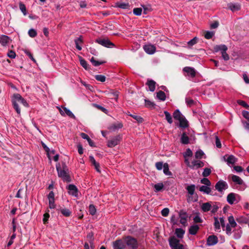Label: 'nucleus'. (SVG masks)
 Returning a JSON list of instances; mask_svg holds the SVG:
<instances>
[{
    "mask_svg": "<svg viewBox=\"0 0 249 249\" xmlns=\"http://www.w3.org/2000/svg\"><path fill=\"white\" fill-rule=\"evenodd\" d=\"M12 102L14 109L19 115H20V109L18 106V103L22 104L25 107H28V103L18 93H15L13 95Z\"/></svg>",
    "mask_w": 249,
    "mask_h": 249,
    "instance_id": "nucleus-1",
    "label": "nucleus"
},
{
    "mask_svg": "<svg viewBox=\"0 0 249 249\" xmlns=\"http://www.w3.org/2000/svg\"><path fill=\"white\" fill-rule=\"evenodd\" d=\"M56 170L58 173V177L62 178L64 181L69 182L71 181V178L68 174V170L67 169H65V167H63V169H62L60 165H57Z\"/></svg>",
    "mask_w": 249,
    "mask_h": 249,
    "instance_id": "nucleus-2",
    "label": "nucleus"
},
{
    "mask_svg": "<svg viewBox=\"0 0 249 249\" xmlns=\"http://www.w3.org/2000/svg\"><path fill=\"white\" fill-rule=\"evenodd\" d=\"M182 71L184 75L187 77L188 80L193 81L196 74V71L195 68L191 67H185L183 68Z\"/></svg>",
    "mask_w": 249,
    "mask_h": 249,
    "instance_id": "nucleus-3",
    "label": "nucleus"
},
{
    "mask_svg": "<svg viewBox=\"0 0 249 249\" xmlns=\"http://www.w3.org/2000/svg\"><path fill=\"white\" fill-rule=\"evenodd\" d=\"M173 117L175 119L178 120L180 123V126L186 127L188 126V122L181 114L178 109L175 110L173 113Z\"/></svg>",
    "mask_w": 249,
    "mask_h": 249,
    "instance_id": "nucleus-4",
    "label": "nucleus"
},
{
    "mask_svg": "<svg viewBox=\"0 0 249 249\" xmlns=\"http://www.w3.org/2000/svg\"><path fill=\"white\" fill-rule=\"evenodd\" d=\"M125 245H126L130 249H137L138 243L137 240L130 236H127L125 238Z\"/></svg>",
    "mask_w": 249,
    "mask_h": 249,
    "instance_id": "nucleus-5",
    "label": "nucleus"
},
{
    "mask_svg": "<svg viewBox=\"0 0 249 249\" xmlns=\"http://www.w3.org/2000/svg\"><path fill=\"white\" fill-rule=\"evenodd\" d=\"M169 242L171 249H184V246L175 237L170 238Z\"/></svg>",
    "mask_w": 249,
    "mask_h": 249,
    "instance_id": "nucleus-6",
    "label": "nucleus"
},
{
    "mask_svg": "<svg viewBox=\"0 0 249 249\" xmlns=\"http://www.w3.org/2000/svg\"><path fill=\"white\" fill-rule=\"evenodd\" d=\"M95 42L107 48H112L114 46V44L107 38H98L95 40Z\"/></svg>",
    "mask_w": 249,
    "mask_h": 249,
    "instance_id": "nucleus-7",
    "label": "nucleus"
},
{
    "mask_svg": "<svg viewBox=\"0 0 249 249\" xmlns=\"http://www.w3.org/2000/svg\"><path fill=\"white\" fill-rule=\"evenodd\" d=\"M227 202L231 205L237 203L240 200V196L233 193H230L227 197Z\"/></svg>",
    "mask_w": 249,
    "mask_h": 249,
    "instance_id": "nucleus-8",
    "label": "nucleus"
},
{
    "mask_svg": "<svg viewBox=\"0 0 249 249\" xmlns=\"http://www.w3.org/2000/svg\"><path fill=\"white\" fill-rule=\"evenodd\" d=\"M228 188V185L227 183L223 180L218 181L215 185V190L220 193H222Z\"/></svg>",
    "mask_w": 249,
    "mask_h": 249,
    "instance_id": "nucleus-9",
    "label": "nucleus"
},
{
    "mask_svg": "<svg viewBox=\"0 0 249 249\" xmlns=\"http://www.w3.org/2000/svg\"><path fill=\"white\" fill-rule=\"evenodd\" d=\"M113 249H124L125 248V238L117 239L112 243Z\"/></svg>",
    "mask_w": 249,
    "mask_h": 249,
    "instance_id": "nucleus-10",
    "label": "nucleus"
},
{
    "mask_svg": "<svg viewBox=\"0 0 249 249\" xmlns=\"http://www.w3.org/2000/svg\"><path fill=\"white\" fill-rule=\"evenodd\" d=\"M122 138L120 135H118L112 138L107 142V146L109 147H113L119 144Z\"/></svg>",
    "mask_w": 249,
    "mask_h": 249,
    "instance_id": "nucleus-11",
    "label": "nucleus"
},
{
    "mask_svg": "<svg viewBox=\"0 0 249 249\" xmlns=\"http://www.w3.org/2000/svg\"><path fill=\"white\" fill-rule=\"evenodd\" d=\"M48 198L49 199V207L51 209H54L55 208V201H54V194L53 191H51L48 195Z\"/></svg>",
    "mask_w": 249,
    "mask_h": 249,
    "instance_id": "nucleus-12",
    "label": "nucleus"
},
{
    "mask_svg": "<svg viewBox=\"0 0 249 249\" xmlns=\"http://www.w3.org/2000/svg\"><path fill=\"white\" fill-rule=\"evenodd\" d=\"M59 112L62 116H64L65 114L68 115L69 117L75 119L74 115L70 110L69 109L65 107H62V108H59Z\"/></svg>",
    "mask_w": 249,
    "mask_h": 249,
    "instance_id": "nucleus-13",
    "label": "nucleus"
},
{
    "mask_svg": "<svg viewBox=\"0 0 249 249\" xmlns=\"http://www.w3.org/2000/svg\"><path fill=\"white\" fill-rule=\"evenodd\" d=\"M143 50L144 51L149 54H154L156 50V47L152 44H146L143 46Z\"/></svg>",
    "mask_w": 249,
    "mask_h": 249,
    "instance_id": "nucleus-14",
    "label": "nucleus"
},
{
    "mask_svg": "<svg viewBox=\"0 0 249 249\" xmlns=\"http://www.w3.org/2000/svg\"><path fill=\"white\" fill-rule=\"evenodd\" d=\"M204 162L199 160H194L191 162L190 168L192 169H197L204 166Z\"/></svg>",
    "mask_w": 249,
    "mask_h": 249,
    "instance_id": "nucleus-15",
    "label": "nucleus"
},
{
    "mask_svg": "<svg viewBox=\"0 0 249 249\" xmlns=\"http://www.w3.org/2000/svg\"><path fill=\"white\" fill-rule=\"evenodd\" d=\"M179 217L180 218V223L183 225L185 226L188 218L187 213L183 210L180 211L179 212Z\"/></svg>",
    "mask_w": 249,
    "mask_h": 249,
    "instance_id": "nucleus-16",
    "label": "nucleus"
},
{
    "mask_svg": "<svg viewBox=\"0 0 249 249\" xmlns=\"http://www.w3.org/2000/svg\"><path fill=\"white\" fill-rule=\"evenodd\" d=\"M69 194L74 197H77L78 196V191L77 187L73 184H70L68 186Z\"/></svg>",
    "mask_w": 249,
    "mask_h": 249,
    "instance_id": "nucleus-17",
    "label": "nucleus"
},
{
    "mask_svg": "<svg viewBox=\"0 0 249 249\" xmlns=\"http://www.w3.org/2000/svg\"><path fill=\"white\" fill-rule=\"evenodd\" d=\"M218 238L215 235H210L207 239V245L208 246H213L216 244L218 242Z\"/></svg>",
    "mask_w": 249,
    "mask_h": 249,
    "instance_id": "nucleus-18",
    "label": "nucleus"
},
{
    "mask_svg": "<svg viewBox=\"0 0 249 249\" xmlns=\"http://www.w3.org/2000/svg\"><path fill=\"white\" fill-rule=\"evenodd\" d=\"M226 157H227V156H224L223 159H224V161L227 162V163L228 165L233 164L236 162V160H237L235 158V157L234 156L231 155L228 156L227 158H226Z\"/></svg>",
    "mask_w": 249,
    "mask_h": 249,
    "instance_id": "nucleus-19",
    "label": "nucleus"
},
{
    "mask_svg": "<svg viewBox=\"0 0 249 249\" xmlns=\"http://www.w3.org/2000/svg\"><path fill=\"white\" fill-rule=\"evenodd\" d=\"M10 41L11 40L7 36L1 35L0 36V43L3 46H6Z\"/></svg>",
    "mask_w": 249,
    "mask_h": 249,
    "instance_id": "nucleus-20",
    "label": "nucleus"
},
{
    "mask_svg": "<svg viewBox=\"0 0 249 249\" xmlns=\"http://www.w3.org/2000/svg\"><path fill=\"white\" fill-rule=\"evenodd\" d=\"M123 124L121 123L118 122L112 124L108 127V129L111 131H115L123 127Z\"/></svg>",
    "mask_w": 249,
    "mask_h": 249,
    "instance_id": "nucleus-21",
    "label": "nucleus"
},
{
    "mask_svg": "<svg viewBox=\"0 0 249 249\" xmlns=\"http://www.w3.org/2000/svg\"><path fill=\"white\" fill-rule=\"evenodd\" d=\"M198 196L197 194L196 195H186V200L188 203H192L197 202L198 200Z\"/></svg>",
    "mask_w": 249,
    "mask_h": 249,
    "instance_id": "nucleus-22",
    "label": "nucleus"
},
{
    "mask_svg": "<svg viewBox=\"0 0 249 249\" xmlns=\"http://www.w3.org/2000/svg\"><path fill=\"white\" fill-rule=\"evenodd\" d=\"M228 6L232 12L238 11L241 8L240 5L238 3H230L228 4Z\"/></svg>",
    "mask_w": 249,
    "mask_h": 249,
    "instance_id": "nucleus-23",
    "label": "nucleus"
},
{
    "mask_svg": "<svg viewBox=\"0 0 249 249\" xmlns=\"http://www.w3.org/2000/svg\"><path fill=\"white\" fill-rule=\"evenodd\" d=\"M186 189L187 191V193H188L187 195H193L196 194V193H195V189H196V186L194 184H191L190 185H188L186 187Z\"/></svg>",
    "mask_w": 249,
    "mask_h": 249,
    "instance_id": "nucleus-24",
    "label": "nucleus"
},
{
    "mask_svg": "<svg viewBox=\"0 0 249 249\" xmlns=\"http://www.w3.org/2000/svg\"><path fill=\"white\" fill-rule=\"evenodd\" d=\"M199 228L197 225L191 226L189 229V232L191 235H195L197 232Z\"/></svg>",
    "mask_w": 249,
    "mask_h": 249,
    "instance_id": "nucleus-25",
    "label": "nucleus"
},
{
    "mask_svg": "<svg viewBox=\"0 0 249 249\" xmlns=\"http://www.w3.org/2000/svg\"><path fill=\"white\" fill-rule=\"evenodd\" d=\"M199 190L203 192L204 194H206L207 195H209L211 194V192L212 191L211 188L210 186H206V185H202L201 187H199Z\"/></svg>",
    "mask_w": 249,
    "mask_h": 249,
    "instance_id": "nucleus-26",
    "label": "nucleus"
},
{
    "mask_svg": "<svg viewBox=\"0 0 249 249\" xmlns=\"http://www.w3.org/2000/svg\"><path fill=\"white\" fill-rule=\"evenodd\" d=\"M151 91H154L155 89L156 82L152 80H148L146 84Z\"/></svg>",
    "mask_w": 249,
    "mask_h": 249,
    "instance_id": "nucleus-27",
    "label": "nucleus"
},
{
    "mask_svg": "<svg viewBox=\"0 0 249 249\" xmlns=\"http://www.w3.org/2000/svg\"><path fill=\"white\" fill-rule=\"evenodd\" d=\"M242 234V231L240 227L233 231V238L235 239H239Z\"/></svg>",
    "mask_w": 249,
    "mask_h": 249,
    "instance_id": "nucleus-28",
    "label": "nucleus"
},
{
    "mask_svg": "<svg viewBox=\"0 0 249 249\" xmlns=\"http://www.w3.org/2000/svg\"><path fill=\"white\" fill-rule=\"evenodd\" d=\"M214 51L217 52L218 51H221L223 52L224 51H227L228 50L227 47L225 45L221 44L219 45H216L214 47Z\"/></svg>",
    "mask_w": 249,
    "mask_h": 249,
    "instance_id": "nucleus-29",
    "label": "nucleus"
},
{
    "mask_svg": "<svg viewBox=\"0 0 249 249\" xmlns=\"http://www.w3.org/2000/svg\"><path fill=\"white\" fill-rule=\"evenodd\" d=\"M74 42L76 45V48L79 51H81L82 50V47L81 45L82 44L83 40L82 36H79V37L76 38L74 40Z\"/></svg>",
    "mask_w": 249,
    "mask_h": 249,
    "instance_id": "nucleus-30",
    "label": "nucleus"
},
{
    "mask_svg": "<svg viewBox=\"0 0 249 249\" xmlns=\"http://www.w3.org/2000/svg\"><path fill=\"white\" fill-rule=\"evenodd\" d=\"M212 207V205L210 202L204 203L201 205V209L204 212H207L209 211Z\"/></svg>",
    "mask_w": 249,
    "mask_h": 249,
    "instance_id": "nucleus-31",
    "label": "nucleus"
},
{
    "mask_svg": "<svg viewBox=\"0 0 249 249\" xmlns=\"http://www.w3.org/2000/svg\"><path fill=\"white\" fill-rule=\"evenodd\" d=\"M185 233V231L181 228H177L175 230V234L179 238H182Z\"/></svg>",
    "mask_w": 249,
    "mask_h": 249,
    "instance_id": "nucleus-32",
    "label": "nucleus"
},
{
    "mask_svg": "<svg viewBox=\"0 0 249 249\" xmlns=\"http://www.w3.org/2000/svg\"><path fill=\"white\" fill-rule=\"evenodd\" d=\"M232 180L235 183L241 185L243 183V180L238 176L232 175L231 177Z\"/></svg>",
    "mask_w": 249,
    "mask_h": 249,
    "instance_id": "nucleus-33",
    "label": "nucleus"
},
{
    "mask_svg": "<svg viewBox=\"0 0 249 249\" xmlns=\"http://www.w3.org/2000/svg\"><path fill=\"white\" fill-rule=\"evenodd\" d=\"M61 213L66 217L70 216L71 214V212L67 208H61L60 209Z\"/></svg>",
    "mask_w": 249,
    "mask_h": 249,
    "instance_id": "nucleus-34",
    "label": "nucleus"
},
{
    "mask_svg": "<svg viewBox=\"0 0 249 249\" xmlns=\"http://www.w3.org/2000/svg\"><path fill=\"white\" fill-rule=\"evenodd\" d=\"M157 97L160 101H164L166 99L165 93L160 90L157 93Z\"/></svg>",
    "mask_w": 249,
    "mask_h": 249,
    "instance_id": "nucleus-35",
    "label": "nucleus"
},
{
    "mask_svg": "<svg viewBox=\"0 0 249 249\" xmlns=\"http://www.w3.org/2000/svg\"><path fill=\"white\" fill-rule=\"evenodd\" d=\"M181 142L184 144H187L189 142V138L185 133H183L181 136Z\"/></svg>",
    "mask_w": 249,
    "mask_h": 249,
    "instance_id": "nucleus-36",
    "label": "nucleus"
},
{
    "mask_svg": "<svg viewBox=\"0 0 249 249\" xmlns=\"http://www.w3.org/2000/svg\"><path fill=\"white\" fill-rule=\"evenodd\" d=\"M163 173L165 175L171 176L172 173L169 171V165L167 163H165L163 164Z\"/></svg>",
    "mask_w": 249,
    "mask_h": 249,
    "instance_id": "nucleus-37",
    "label": "nucleus"
},
{
    "mask_svg": "<svg viewBox=\"0 0 249 249\" xmlns=\"http://www.w3.org/2000/svg\"><path fill=\"white\" fill-rule=\"evenodd\" d=\"M205 158L204 153L201 150H197L195 153V158L197 159H201L203 158Z\"/></svg>",
    "mask_w": 249,
    "mask_h": 249,
    "instance_id": "nucleus-38",
    "label": "nucleus"
},
{
    "mask_svg": "<svg viewBox=\"0 0 249 249\" xmlns=\"http://www.w3.org/2000/svg\"><path fill=\"white\" fill-rule=\"evenodd\" d=\"M164 187L162 183H158L154 185V188L156 192L161 191Z\"/></svg>",
    "mask_w": 249,
    "mask_h": 249,
    "instance_id": "nucleus-39",
    "label": "nucleus"
},
{
    "mask_svg": "<svg viewBox=\"0 0 249 249\" xmlns=\"http://www.w3.org/2000/svg\"><path fill=\"white\" fill-rule=\"evenodd\" d=\"M90 62L92 63L93 66L97 67L101 64L105 63L106 62L104 61H98L95 59L93 57H92L90 59Z\"/></svg>",
    "mask_w": 249,
    "mask_h": 249,
    "instance_id": "nucleus-40",
    "label": "nucleus"
},
{
    "mask_svg": "<svg viewBox=\"0 0 249 249\" xmlns=\"http://www.w3.org/2000/svg\"><path fill=\"white\" fill-rule=\"evenodd\" d=\"M228 221H229V224L231 227L235 228L237 224H236V222L235 221L234 217H233V216H232V215L228 217Z\"/></svg>",
    "mask_w": 249,
    "mask_h": 249,
    "instance_id": "nucleus-41",
    "label": "nucleus"
},
{
    "mask_svg": "<svg viewBox=\"0 0 249 249\" xmlns=\"http://www.w3.org/2000/svg\"><path fill=\"white\" fill-rule=\"evenodd\" d=\"M145 106L146 107L152 108H154L155 104L148 100L145 99Z\"/></svg>",
    "mask_w": 249,
    "mask_h": 249,
    "instance_id": "nucleus-42",
    "label": "nucleus"
},
{
    "mask_svg": "<svg viewBox=\"0 0 249 249\" xmlns=\"http://www.w3.org/2000/svg\"><path fill=\"white\" fill-rule=\"evenodd\" d=\"M164 113L165 115V118L167 122L170 124H172L173 123V121L170 114L167 111H164Z\"/></svg>",
    "mask_w": 249,
    "mask_h": 249,
    "instance_id": "nucleus-43",
    "label": "nucleus"
},
{
    "mask_svg": "<svg viewBox=\"0 0 249 249\" xmlns=\"http://www.w3.org/2000/svg\"><path fill=\"white\" fill-rule=\"evenodd\" d=\"M89 213L92 215H93L96 213V209L93 204L89 205Z\"/></svg>",
    "mask_w": 249,
    "mask_h": 249,
    "instance_id": "nucleus-44",
    "label": "nucleus"
},
{
    "mask_svg": "<svg viewBox=\"0 0 249 249\" xmlns=\"http://www.w3.org/2000/svg\"><path fill=\"white\" fill-rule=\"evenodd\" d=\"M214 226L215 230L218 231L220 229V222L217 218L214 217Z\"/></svg>",
    "mask_w": 249,
    "mask_h": 249,
    "instance_id": "nucleus-45",
    "label": "nucleus"
},
{
    "mask_svg": "<svg viewBox=\"0 0 249 249\" xmlns=\"http://www.w3.org/2000/svg\"><path fill=\"white\" fill-rule=\"evenodd\" d=\"M19 9L24 16L27 15L26 8L25 4L20 2L19 3Z\"/></svg>",
    "mask_w": 249,
    "mask_h": 249,
    "instance_id": "nucleus-46",
    "label": "nucleus"
},
{
    "mask_svg": "<svg viewBox=\"0 0 249 249\" xmlns=\"http://www.w3.org/2000/svg\"><path fill=\"white\" fill-rule=\"evenodd\" d=\"M193 155V152L189 148H188L186 151L183 153V156L184 158L187 157H191Z\"/></svg>",
    "mask_w": 249,
    "mask_h": 249,
    "instance_id": "nucleus-47",
    "label": "nucleus"
},
{
    "mask_svg": "<svg viewBox=\"0 0 249 249\" xmlns=\"http://www.w3.org/2000/svg\"><path fill=\"white\" fill-rule=\"evenodd\" d=\"M130 116L132 117L133 119L136 120L137 121H138L139 123H142L143 121V119L140 116H138L135 114H130Z\"/></svg>",
    "mask_w": 249,
    "mask_h": 249,
    "instance_id": "nucleus-48",
    "label": "nucleus"
},
{
    "mask_svg": "<svg viewBox=\"0 0 249 249\" xmlns=\"http://www.w3.org/2000/svg\"><path fill=\"white\" fill-rule=\"evenodd\" d=\"M80 64L81 66L86 70H89V64L84 59H81L80 60Z\"/></svg>",
    "mask_w": 249,
    "mask_h": 249,
    "instance_id": "nucleus-49",
    "label": "nucleus"
},
{
    "mask_svg": "<svg viewBox=\"0 0 249 249\" xmlns=\"http://www.w3.org/2000/svg\"><path fill=\"white\" fill-rule=\"evenodd\" d=\"M198 40V38L196 37H195L189 41L187 43L189 46H192L196 44Z\"/></svg>",
    "mask_w": 249,
    "mask_h": 249,
    "instance_id": "nucleus-50",
    "label": "nucleus"
},
{
    "mask_svg": "<svg viewBox=\"0 0 249 249\" xmlns=\"http://www.w3.org/2000/svg\"><path fill=\"white\" fill-rule=\"evenodd\" d=\"M49 212V211L48 210L43 215V221L44 224H46L47 222L48 219L50 217Z\"/></svg>",
    "mask_w": 249,
    "mask_h": 249,
    "instance_id": "nucleus-51",
    "label": "nucleus"
},
{
    "mask_svg": "<svg viewBox=\"0 0 249 249\" xmlns=\"http://www.w3.org/2000/svg\"><path fill=\"white\" fill-rule=\"evenodd\" d=\"M133 12L136 16H140L142 14V9L141 8H135L133 9Z\"/></svg>",
    "mask_w": 249,
    "mask_h": 249,
    "instance_id": "nucleus-52",
    "label": "nucleus"
},
{
    "mask_svg": "<svg viewBox=\"0 0 249 249\" xmlns=\"http://www.w3.org/2000/svg\"><path fill=\"white\" fill-rule=\"evenodd\" d=\"M95 78L98 81L102 82H105L106 80V77L103 75H96L95 76Z\"/></svg>",
    "mask_w": 249,
    "mask_h": 249,
    "instance_id": "nucleus-53",
    "label": "nucleus"
},
{
    "mask_svg": "<svg viewBox=\"0 0 249 249\" xmlns=\"http://www.w3.org/2000/svg\"><path fill=\"white\" fill-rule=\"evenodd\" d=\"M201 183L205 184L206 186H210L211 182L207 178H203L201 180Z\"/></svg>",
    "mask_w": 249,
    "mask_h": 249,
    "instance_id": "nucleus-54",
    "label": "nucleus"
},
{
    "mask_svg": "<svg viewBox=\"0 0 249 249\" xmlns=\"http://www.w3.org/2000/svg\"><path fill=\"white\" fill-rule=\"evenodd\" d=\"M28 35L30 37H34L36 36L37 33L35 30L31 29L28 31Z\"/></svg>",
    "mask_w": 249,
    "mask_h": 249,
    "instance_id": "nucleus-55",
    "label": "nucleus"
},
{
    "mask_svg": "<svg viewBox=\"0 0 249 249\" xmlns=\"http://www.w3.org/2000/svg\"><path fill=\"white\" fill-rule=\"evenodd\" d=\"M214 35V33L211 31H207L205 34V37L206 39H209L212 38Z\"/></svg>",
    "mask_w": 249,
    "mask_h": 249,
    "instance_id": "nucleus-56",
    "label": "nucleus"
},
{
    "mask_svg": "<svg viewBox=\"0 0 249 249\" xmlns=\"http://www.w3.org/2000/svg\"><path fill=\"white\" fill-rule=\"evenodd\" d=\"M211 173V169L208 168H206L204 169V171L202 173V175L204 177H207L210 175Z\"/></svg>",
    "mask_w": 249,
    "mask_h": 249,
    "instance_id": "nucleus-57",
    "label": "nucleus"
},
{
    "mask_svg": "<svg viewBox=\"0 0 249 249\" xmlns=\"http://www.w3.org/2000/svg\"><path fill=\"white\" fill-rule=\"evenodd\" d=\"M163 164L162 162L160 161L156 162L155 166L157 170H161L163 168Z\"/></svg>",
    "mask_w": 249,
    "mask_h": 249,
    "instance_id": "nucleus-58",
    "label": "nucleus"
},
{
    "mask_svg": "<svg viewBox=\"0 0 249 249\" xmlns=\"http://www.w3.org/2000/svg\"><path fill=\"white\" fill-rule=\"evenodd\" d=\"M169 213V210L168 208H164L161 212V213L163 216H167Z\"/></svg>",
    "mask_w": 249,
    "mask_h": 249,
    "instance_id": "nucleus-59",
    "label": "nucleus"
},
{
    "mask_svg": "<svg viewBox=\"0 0 249 249\" xmlns=\"http://www.w3.org/2000/svg\"><path fill=\"white\" fill-rule=\"evenodd\" d=\"M231 227L229 225L227 224L226 227V233L230 235L231 234L232 232V230H231Z\"/></svg>",
    "mask_w": 249,
    "mask_h": 249,
    "instance_id": "nucleus-60",
    "label": "nucleus"
},
{
    "mask_svg": "<svg viewBox=\"0 0 249 249\" xmlns=\"http://www.w3.org/2000/svg\"><path fill=\"white\" fill-rule=\"evenodd\" d=\"M85 249H94L93 243L92 242L90 243V246L88 243H85L84 244Z\"/></svg>",
    "mask_w": 249,
    "mask_h": 249,
    "instance_id": "nucleus-61",
    "label": "nucleus"
},
{
    "mask_svg": "<svg viewBox=\"0 0 249 249\" xmlns=\"http://www.w3.org/2000/svg\"><path fill=\"white\" fill-rule=\"evenodd\" d=\"M238 104L242 107L249 109V106L244 101L239 100L238 102Z\"/></svg>",
    "mask_w": 249,
    "mask_h": 249,
    "instance_id": "nucleus-62",
    "label": "nucleus"
},
{
    "mask_svg": "<svg viewBox=\"0 0 249 249\" xmlns=\"http://www.w3.org/2000/svg\"><path fill=\"white\" fill-rule=\"evenodd\" d=\"M7 55L9 58L13 59L16 57V54L15 52L10 51L7 53Z\"/></svg>",
    "mask_w": 249,
    "mask_h": 249,
    "instance_id": "nucleus-63",
    "label": "nucleus"
},
{
    "mask_svg": "<svg viewBox=\"0 0 249 249\" xmlns=\"http://www.w3.org/2000/svg\"><path fill=\"white\" fill-rule=\"evenodd\" d=\"M242 115L243 116V117L245 118H246V119L248 120V121H249V111H247L246 110L243 111Z\"/></svg>",
    "mask_w": 249,
    "mask_h": 249,
    "instance_id": "nucleus-64",
    "label": "nucleus"
}]
</instances>
